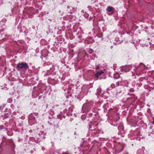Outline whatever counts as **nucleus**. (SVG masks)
I'll return each instance as SVG.
<instances>
[{
  "label": "nucleus",
  "instance_id": "obj_1",
  "mask_svg": "<svg viewBox=\"0 0 154 154\" xmlns=\"http://www.w3.org/2000/svg\"><path fill=\"white\" fill-rule=\"evenodd\" d=\"M29 66L28 64L25 62H22L17 64V67L24 69H28Z\"/></svg>",
  "mask_w": 154,
  "mask_h": 154
},
{
  "label": "nucleus",
  "instance_id": "obj_2",
  "mask_svg": "<svg viewBox=\"0 0 154 154\" xmlns=\"http://www.w3.org/2000/svg\"><path fill=\"white\" fill-rule=\"evenodd\" d=\"M131 68V66H123L122 67L121 70L122 71H125V72H128L130 70Z\"/></svg>",
  "mask_w": 154,
  "mask_h": 154
},
{
  "label": "nucleus",
  "instance_id": "obj_3",
  "mask_svg": "<svg viewBox=\"0 0 154 154\" xmlns=\"http://www.w3.org/2000/svg\"><path fill=\"white\" fill-rule=\"evenodd\" d=\"M145 67V66H144V65L142 63H140V64L139 65V66H135V68L134 69V71L136 72V70L137 69H138V67H140V68H144Z\"/></svg>",
  "mask_w": 154,
  "mask_h": 154
},
{
  "label": "nucleus",
  "instance_id": "obj_4",
  "mask_svg": "<svg viewBox=\"0 0 154 154\" xmlns=\"http://www.w3.org/2000/svg\"><path fill=\"white\" fill-rule=\"evenodd\" d=\"M104 73V72L102 71L98 72L96 73L95 75V76L97 79L98 77H99V76L100 75L102 74H103Z\"/></svg>",
  "mask_w": 154,
  "mask_h": 154
},
{
  "label": "nucleus",
  "instance_id": "obj_5",
  "mask_svg": "<svg viewBox=\"0 0 154 154\" xmlns=\"http://www.w3.org/2000/svg\"><path fill=\"white\" fill-rule=\"evenodd\" d=\"M114 10V8L113 7L110 6L106 8L107 11L109 12H111Z\"/></svg>",
  "mask_w": 154,
  "mask_h": 154
},
{
  "label": "nucleus",
  "instance_id": "obj_6",
  "mask_svg": "<svg viewBox=\"0 0 154 154\" xmlns=\"http://www.w3.org/2000/svg\"><path fill=\"white\" fill-rule=\"evenodd\" d=\"M119 82H117L116 83V86H119Z\"/></svg>",
  "mask_w": 154,
  "mask_h": 154
},
{
  "label": "nucleus",
  "instance_id": "obj_7",
  "mask_svg": "<svg viewBox=\"0 0 154 154\" xmlns=\"http://www.w3.org/2000/svg\"><path fill=\"white\" fill-rule=\"evenodd\" d=\"M96 68L97 69H99V67L98 66H96Z\"/></svg>",
  "mask_w": 154,
  "mask_h": 154
},
{
  "label": "nucleus",
  "instance_id": "obj_8",
  "mask_svg": "<svg viewBox=\"0 0 154 154\" xmlns=\"http://www.w3.org/2000/svg\"><path fill=\"white\" fill-rule=\"evenodd\" d=\"M62 154H67V153H66L65 152L64 153H62Z\"/></svg>",
  "mask_w": 154,
  "mask_h": 154
},
{
  "label": "nucleus",
  "instance_id": "obj_9",
  "mask_svg": "<svg viewBox=\"0 0 154 154\" xmlns=\"http://www.w3.org/2000/svg\"><path fill=\"white\" fill-rule=\"evenodd\" d=\"M148 40H149V39H150L149 38H148Z\"/></svg>",
  "mask_w": 154,
  "mask_h": 154
},
{
  "label": "nucleus",
  "instance_id": "obj_10",
  "mask_svg": "<svg viewBox=\"0 0 154 154\" xmlns=\"http://www.w3.org/2000/svg\"><path fill=\"white\" fill-rule=\"evenodd\" d=\"M5 115H8V114H6Z\"/></svg>",
  "mask_w": 154,
  "mask_h": 154
}]
</instances>
